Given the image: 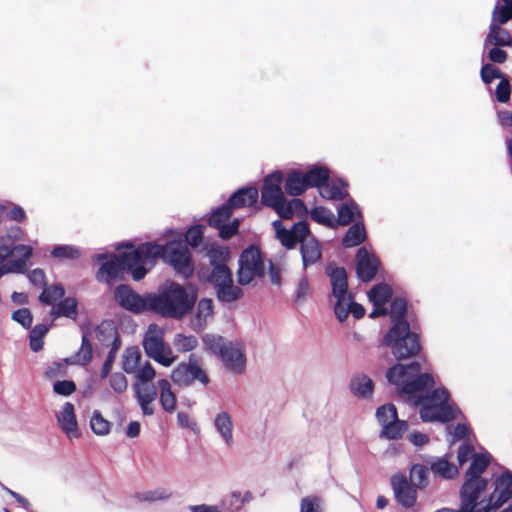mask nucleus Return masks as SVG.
<instances>
[{"label":"nucleus","mask_w":512,"mask_h":512,"mask_svg":"<svg viewBox=\"0 0 512 512\" xmlns=\"http://www.w3.org/2000/svg\"><path fill=\"white\" fill-rule=\"evenodd\" d=\"M366 240V230L363 224L355 223L346 232L342 244L345 248H351L362 244Z\"/></svg>","instance_id":"473e14b6"},{"label":"nucleus","mask_w":512,"mask_h":512,"mask_svg":"<svg viewBox=\"0 0 512 512\" xmlns=\"http://www.w3.org/2000/svg\"><path fill=\"white\" fill-rule=\"evenodd\" d=\"M143 348L150 358L165 367L175 361L171 348L164 343L163 331L156 324L149 325L143 339Z\"/></svg>","instance_id":"9d476101"},{"label":"nucleus","mask_w":512,"mask_h":512,"mask_svg":"<svg viewBox=\"0 0 512 512\" xmlns=\"http://www.w3.org/2000/svg\"><path fill=\"white\" fill-rule=\"evenodd\" d=\"M509 47L512 46V36L504 28L497 24H491L489 27V33L485 38V45Z\"/></svg>","instance_id":"a878e982"},{"label":"nucleus","mask_w":512,"mask_h":512,"mask_svg":"<svg viewBox=\"0 0 512 512\" xmlns=\"http://www.w3.org/2000/svg\"><path fill=\"white\" fill-rule=\"evenodd\" d=\"M204 347L207 351L211 352L212 354L219 356L223 352L224 348L228 344V342H225L224 338L222 336L217 335H211L206 334L202 338Z\"/></svg>","instance_id":"37998d69"},{"label":"nucleus","mask_w":512,"mask_h":512,"mask_svg":"<svg viewBox=\"0 0 512 512\" xmlns=\"http://www.w3.org/2000/svg\"><path fill=\"white\" fill-rule=\"evenodd\" d=\"M173 345L178 352L186 353L194 350L198 345V340L193 335H184L178 333L174 336Z\"/></svg>","instance_id":"c03bdc74"},{"label":"nucleus","mask_w":512,"mask_h":512,"mask_svg":"<svg viewBox=\"0 0 512 512\" xmlns=\"http://www.w3.org/2000/svg\"><path fill=\"white\" fill-rule=\"evenodd\" d=\"M350 388L354 395L366 398L372 395L374 383L365 374H360L351 380Z\"/></svg>","instance_id":"2f4dec72"},{"label":"nucleus","mask_w":512,"mask_h":512,"mask_svg":"<svg viewBox=\"0 0 512 512\" xmlns=\"http://www.w3.org/2000/svg\"><path fill=\"white\" fill-rule=\"evenodd\" d=\"M92 431L97 435H106L110 431L111 423L104 419L99 411H94L90 420Z\"/></svg>","instance_id":"8fccbe9b"},{"label":"nucleus","mask_w":512,"mask_h":512,"mask_svg":"<svg viewBox=\"0 0 512 512\" xmlns=\"http://www.w3.org/2000/svg\"><path fill=\"white\" fill-rule=\"evenodd\" d=\"M389 383L398 387L401 395H406L413 403L420 393L432 388L434 378L429 373H421V364L413 361L409 364H395L386 373Z\"/></svg>","instance_id":"7ed1b4c3"},{"label":"nucleus","mask_w":512,"mask_h":512,"mask_svg":"<svg viewBox=\"0 0 512 512\" xmlns=\"http://www.w3.org/2000/svg\"><path fill=\"white\" fill-rule=\"evenodd\" d=\"M58 424L61 430L69 438H78V423L75 415L74 405L70 402H66L57 416Z\"/></svg>","instance_id":"aec40b11"},{"label":"nucleus","mask_w":512,"mask_h":512,"mask_svg":"<svg viewBox=\"0 0 512 512\" xmlns=\"http://www.w3.org/2000/svg\"><path fill=\"white\" fill-rule=\"evenodd\" d=\"M322 499L315 495L303 497L300 501V512H324Z\"/></svg>","instance_id":"603ef678"},{"label":"nucleus","mask_w":512,"mask_h":512,"mask_svg":"<svg viewBox=\"0 0 512 512\" xmlns=\"http://www.w3.org/2000/svg\"><path fill=\"white\" fill-rule=\"evenodd\" d=\"M489 464L490 455L484 453L473 454L460 491L462 512H474L477 507V500L488 485V481L482 477V474Z\"/></svg>","instance_id":"20e7f679"},{"label":"nucleus","mask_w":512,"mask_h":512,"mask_svg":"<svg viewBox=\"0 0 512 512\" xmlns=\"http://www.w3.org/2000/svg\"><path fill=\"white\" fill-rule=\"evenodd\" d=\"M217 431L221 434L225 442L231 446L233 444L232 428L233 423L227 412H221L215 417L214 421Z\"/></svg>","instance_id":"f704fd0d"},{"label":"nucleus","mask_w":512,"mask_h":512,"mask_svg":"<svg viewBox=\"0 0 512 512\" xmlns=\"http://www.w3.org/2000/svg\"><path fill=\"white\" fill-rule=\"evenodd\" d=\"M416 489H425L429 484V468L422 464H414L409 471L408 480Z\"/></svg>","instance_id":"72a5a7b5"},{"label":"nucleus","mask_w":512,"mask_h":512,"mask_svg":"<svg viewBox=\"0 0 512 512\" xmlns=\"http://www.w3.org/2000/svg\"><path fill=\"white\" fill-rule=\"evenodd\" d=\"M141 360L142 354L138 347H127L122 356V369L127 374H135L139 382L148 383L154 379L156 372L149 362L141 367Z\"/></svg>","instance_id":"4468645a"},{"label":"nucleus","mask_w":512,"mask_h":512,"mask_svg":"<svg viewBox=\"0 0 512 512\" xmlns=\"http://www.w3.org/2000/svg\"><path fill=\"white\" fill-rule=\"evenodd\" d=\"M511 89L509 80L504 77L496 87V99L500 103H507L510 99Z\"/></svg>","instance_id":"0e129e2a"},{"label":"nucleus","mask_w":512,"mask_h":512,"mask_svg":"<svg viewBox=\"0 0 512 512\" xmlns=\"http://www.w3.org/2000/svg\"><path fill=\"white\" fill-rule=\"evenodd\" d=\"M109 385L115 393L122 394L128 388V381L123 373L115 372L109 377Z\"/></svg>","instance_id":"4d7b16f0"},{"label":"nucleus","mask_w":512,"mask_h":512,"mask_svg":"<svg viewBox=\"0 0 512 512\" xmlns=\"http://www.w3.org/2000/svg\"><path fill=\"white\" fill-rule=\"evenodd\" d=\"M273 225L276 230V236L284 247L287 249H294L296 245L300 243L292 230L284 228L280 220L274 221Z\"/></svg>","instance_id":"4c0bfd02"},{"label":"nucleus","mask_w":512,"mask_h":512,"mask_svg":"<svg viewBox=\"0 0 512 512\" xmlns=\"http://www.w3.org/2000/svg\"><path fill=\"white\" fill-rule=\"evenodd\" d=\"M160 390L159 401L164 411L173 413L177 408V397L171 389V384L167 379L158 381Z\"/></svg>","instance_id":"393cba45"},{"label":"nucleus","mask_w":512,"mask_h":512,"mask_svg":"<svg viewBox=\"0 0 512 512\" xmlns=\"http://www.w3.org/2000/svg\"><path fill=\"white\" fill-rule=\"evenodd\" d=\"M213 314V302L211 299L203 298L197 304L196 321L199 327L206 324L207 318Z\"/></svg>","instance_id":"49530a36"},{"label":"nucleus","mask_w":512,"mask_h":512,"mask_svg":"<svg viewBox=\"0 0 512 512\" xmlns=\"http://www.w3.org/2000/svg\"><path fill=\"white\" fill-rule=\"evenodd\" d=\"M395 498L405 508L414 506L417 499V489L403 474H397L391 478Z\"/></svg>","instance_id":"a211bd4d"},{"label":"nucleus","mask_w":512,"mask_h":512,"mask_svg":"<svg viewBox=\"0 0 512 512\" xmlns=\"http://www.w3.org/2000/svg\"><path fill=\"white\" fill-rule=\"evenodd\" d=\"M77 308V300L73 297H67L52 307L51 314L55 318L66 317L70 319H76L78 316Z\"/></svg>","instance_id":"c756f323"},{"label":"nucleus","mask_w":512,"mask_h":512,"mask_svg":"<svg viewBox=\"0 0 512 512\" xmlns=\"http://www.w3.org/2000/svg\"><path fill=\"white\" fill-rule=\"evenodd\" d=\"M49 328L45 324H37L34 326L29 335L30 348L34 352H39L43 348V338L48 333Z\"/></svg>","instance_id":"79ce46f5"},{"label":"nucleus","mask_w":512,"mask_h":512,"mask_svg":"<svg viewBox=\"0 0 512 512\" xmlns=\"http://www.w3.org/2000/svg\"><path fill=\"white\" fill-rule=\"evenodd\" d=\"M239 225H240L239 220L234 219L231 223L225 222L224 224L220 225V227H215V228L218 229L219 236L222 239L228 240L238 233Z\"/></svg>","instance_id":"bf43d9fd"},{"label":"nucleus","mask_w":512,"mask_h":512,"mask_svg":"<svg viewBox=\"0 0 512 512\" xmlns=\"http://www.w3.org/2000/svg\"><path fill=\"white\" fill-rule=\"evenodd\" d=\"M284 213H280L279 217L282 219H292L294 214H297L298 216L305 215L307 213V208L302 199L294 198L290 201L285 202L283 206Z\"/></svg>","instance_id":"58836bf2"},{"label":"nucleus","mask_w":512,"mask_h":512,"mask_svg":"<svg viewBox=\"0 0 512 512\" xmlns=\"http://www.w3.org/2000/svg\"><path fill=\"white\" fill-rule=\"evenodd\" d=\"M233 211L225 202L221 207L214 210L208 219L209 226L215 228L227 222L232 216Z\"/></svg>","instance_id":"a18cd8bd"},{"label":"nucleus","mask_w":512,"mask_h":512,"mask_svg":"<svg viewBox=\"0 0 512 512\" xmlns=\"http://www.w3.org/2000/svg\"><path fill=\"white\" fill-rule=\"evenodd\" d=\"M265 274V266L262 260L261 251L258 247L251 245L240 255L237 280L240 285H248L254 279L261 278Z\"/></svg>","instance_id":"1a4fd4ad"},{"label":"nucleus","mask_w":512,"mask_h":512,"mask_svg":"<svg viewBox=\"0 0 512 512\" xmlns=\"http://www.w3.org/2000/svg\"><path fill=\"white\" fill-rule=\"evenodd\" d=\"M12 319L22 325L23 328L29 329L32 325L33 317L28 308H21L12 313Z\"/></svg>","instance_id":"680f3d73"},{"label":"nucleus","mask_w":512,"mask_h":512,"mask_svg":"<svg viewBox=\"0 0 512 512\" xmlns=\"http://www.w3.org/2000/svg\"><path fill=\"white\" fill-rule=\"evenodd\" d=\"M304 181L308 188H319L321 190L323 184L329 180L330 171L326 167L316 166L306 172H303Z\"/></svg>","instance_id":"c85d7f7f"},{"label":"nucleus","mask_w":512,"mask_h":512,"mask_svg":"<svg viewBox=\"0 0 512 512\" xmlns=\"http://www.w3.org/2000/svg\"><path fill=\"white\" fill-rule=\"evenodd\" d=\"M51 255L55 258H67V259H75L78 258L80 255V252L78 249L69 246V245H61L55 247Z\"/></svg>","instance_id":"13d9d810"},{"label":"nucleus","mask_w":512,"mask_h":512,"mask_svg":"<svg viewBox=\"0 0 512 512\" xmlns=\"http://www.w3.org/2000/svg\"><path fill=\"white\" fill-rule=\"evenodd\" d=\"M225 367L233 372L241 373L245 367V355L243 351L228 342L220 355Z\"/></svg>","instance_id":"412c9836"},{"label":"nucleus","mask_w":512,"mask_h":512,"mask_svg":"<svg viewBox=\"0 0 512 512\" xmlns=\"http://www.w3.org/2000/svg\"><path fill=\"white\" fill-rule=\"evenodd\" d=\"M311 219L319 224L333 226V213L325 207L317 206L311 211Z\"/></svg>","instance_id":"864d4df0"},{"label":"nucleus","mask_w":512,"mask_h":512,"mask_svg":"<svg viewBox=\"0 0 512 512\" xmlns=\"http://www.w3.org/2000/svg\"><path fill=\"white\" fill-rule=\"evenodd\" d=\"M383 345L391 348L397 360L414 357L421 351L419 335L411 332L408 322L392 325L383 338Z\"/></svg>","instance_id":"423d86ee"},{"label":"nucleus","mask_w":512,"mask_h":512,"mask_svg":"<svg viewBox=\"0 0 512 512\" xmlns=\"http://www.w3.org/2000/svg\"><path fill=\"white\" fill-rule=\"evenodd\" d=\"M284 175L280 170H276L267 175L263 180L261 189V202L264 206L273 209L278 215L282 212L286 198L282 191Z\"/></svg>","instance_id":"f8f14e48"},{"label":"nucleus","mask_w":512,"mask_h":512,"mask_svg":"<svg viewBox=\"0 0 512 512\" xmlns=\"http://www.w3.org/2000/svg\"><path fill=\"white\" fill-rule=\"evenodd\" d=\"M259 192L255 187H245L234 192L226 201L233 211L243 207H250L257 203Z\"/></svg>","instance_id":"4be33fe9"},{"label":"nucleus","mask_w":512,"mask_h":512,"mask_svg":"<svg viewBox=\"0 0 512 512\" xmlns=\"http://www.w3.org/2000/svg\"><path fill=\"white\" fill-rule=\"evenodd\" d=\"M347 183L342 179H333L323 184L320 194L327 200H343L348 195L345 190Z\"/></svg>","instance_id":"b1692460"},{"label":"nucleus","mask_w":512,"mask_h":512,"mask_svg":"<svg viewBox=\"0 0 512 512\" xmlns=\"http://www.w3.org/2000/svg\"><path fill=\"white\" fill-rule=\"evenodd\" d=\"M380 267L378 257L361 247L356 254V274L365 283L371 282Z\"/></svg>","instance_id":"f3484780"},{"label":"nucleus","mask_w":512,"mask_h":512,"mask_svg":"<svg viewBox=\"0 0 512 512\" xmlns=\"http://www.w3.org/2000/svg\"><path fill=\"white\" fill-rule=\"evenodd\" d=\"M151 245L157 246L159 253L155 256H149L147 263L157 258H163L173 267L177 274L182 275L184 278H188L193 274L194 264L187 245L181 242H173L166 246L156 243H151Z\"/></svg>","instance_id":"0eeeda50"},{"label":"nucleus","mask_w":512,"mask_h":512,"mask_svg":"<svg viewBox=\"0 0 512 512\" xmlns=\"http://www.w3.org/2000/svg\"><path fill=\"white\" fill-rule=\"evenodd\" d=\"M208 282L214 285L221 302L231 303L243 296L242 289L233 284L232 272L227 265H215L208 276Z\"/></svg>","instance_id":"6e6552de"},{"label":"nucleus","mask_w":512,"mask_h":512,"mask_svg":"<svg viewBox=\"0 0 512 512\" xmlns=\"http://www.w3.org/2000/svg\"><path fill=\"white\" fill-rule=\"evenodd\" d=\"M107 330H109L110 335L113 337V341H112L110 351L108 352V355H107V357L102 365L101 371H100L101 379H106L109 376L112 366L115 362L117 353L121 347L120 336L117 334V331L109 323H101L96 328L98 340H101L100 335H102Z\"/></svg>","instance_id":"6ab92c4d"},{"label":"nucleus","mask_w":512,"mask_h":512,"mask_svg":"<svg viewBox=\"0 0 512 512\" xmlns=\"http://www.w3.org/2000/svg\"><path fill=\"white\" fill-rule=\"evenodd\" d=\"M357 210V205L354 202L341 205L338 209V224L341 226L349 225L354 220Z\"/></svg>","instance_id":"3c124183"},{"label":"nucleus","mask_w":512,"mask_h":512,"mask_svg":"<svg viewBox=\"0 0 512 512\" xmlns=\"http://www.w3.org/2000/svg\"><path fill=\"white\" fill-rule=\"evenodd\" d=\"M14 254V245L11 237L0 236V264Z\"/></svg>","instance_id":"69168bd1"},{"label":"nucleus","mask_w":512,"mask_h":512,"mask_svg":"<svg viewBox=\"0 0 512 512\" xmlns=\"http://www.w3.org/2000/svg\"><path fill=\"white\" fill-rule=\"evenodd\" d=\"M300 252L304 267L315 264L321 259V247L314 238L302 241Z\"/></svg>","instance_id":"bb28decb"},{"label":"nucleus","mask_w":512,"mask_h":512,"mask_svg":"<svg viewBox=\"0 0 512 512\" xmlns=\"http://www.w3.org/2000/svg\"><path fill=\"white\" fill-rule=\"evenodd\" d=\"M390 316L392 319V325L399 324L401 322H408L406 320L407 313V302L403 298H395L390 304Z\"/></svg>","instance_id":"ea45409f"},{"label":"nucleus","mask_w":512,"mask_h":512,"mask_svg":"<svg viewBox=\"0 0 512 512\" xmlns=\"http://www.w3.org/2000/svg\"><path fill=\"white\" fill-rule=\"evenodd\" d=\"M291 230L294 233L295 237L300 242V244H302V241L308 240L307 236L310 234V229L307 222H297L292 226Z\"/></svg>","instance_id":"774afa93"},{"label":"nucleus","mask_w":512,"mask_h":512,"mask_svg":"<svg viewBox=\"0 0 512 512\" xmlns=\"http://www.w3.org/2000/svg\"><path fill=\"white\" fill-rule=\"evenodd\" d=\"M114 297L117 303L128 311L134 313L150 311V294L143 297L127 284L118 285L115 288Z\"/></svg>","instance_id":"2eb2a0df"},{"label":"nucleus","mask_w":512,"mask_h":512,"mask_svg":"<svg viewBox=\"0 0 512 512\" xmlns=\"http://www.w3.org/2000/svg\"><path fill=\"white\" fill-rule=\"evenodd\" d=\"M208 256L212 267H215V265H226L230 257L228 249L224 247L211 248Z\"/></svg>","instance_id":"5fc2aeb1"},{"label":"nucleus","mask_w":512,"mask_h":512,"mask_svg":"<svg viewBox=\"0 0 512 512\" xmlns=\"http://www.w3.org/2000/svg\"><path fill=\"white\" fill-rule=\"evenodd\" d=\"M450 395L445 388H435L414 401L420 406V418L424 422H449L455 419V411L449 404Z\"/></svg>","instance_id":"39448f33"},{"label":"nucleus","mask_w":512,"mask_h":512,"mask_svg":"<svg viewBox=\"0 0 512 512\" xmlns=\"http://www.w3.org/2000/svg\"><path fill=\"white\" fill-rule=\"evenodd\" d=\"M304 180L302 171L292 170L289 172L284 183L287 194L294 197L301 195L305 190H307Z\"/></svg>","instance_id":"cd10ccee"},{"label":"nucleus","mask_w":512,"mask_h":512,"mask_svg":"<svg viewBox=\"0 0 512 512\" xmlns=\"http://www.w3.org/2000/svg\"><path fill=\"white\" fill-rule=\"evenodd\" d=\"M77 387L74 381L72 380H61L56 381L53 384V391L62 396H69L76 391Z\"/></svg>","instance_id":"e2e57ef3"},{"label":"nucleus","mask_w":512,"mask_h":512,"mask_svg":"<svg viewBox=\"0 0 512 512\" xmlns=\"http://www.w3.org/2000/svg\"><path fill=\"white\" fill-rule=\"evenodd\" d=\"M171 379L179 387H189L196 381L207 386L210 379L199 364L198 358L191 354L188 362L179 363L171 373Z\"/></svg>","instance_id":"9b49d317"},{"label":"nucleus","mask_w":512,"mask_h":512,"mask_svg":"<svg viewBox=\"0 0 512 512\" xmlns=\"http://www.w3.org/2000/svg\"><path fill=\"white\" fill-rule=\"evenodd\" d=\"M391 296V287L384 283L375 285L368 293V297L374 306L385 305L389 301Z\"/></svg>","instance_id":"e433bc0d"},{"label":"nucleus","mask_w":512,"mask_h":512,"mask_svg":"<svg viewBox=\"0 0 512 512\" xmlns=\"http://www.w3.org/2000/svg\"><path fill=\"white\" fill-rule=\"evenodd\" d=\"M2 268L4 269L5 273H24L26 270V263L24 262V259H14L10 260L9 262L2 264Z\"/></svg>","instance_id":"338daca9"},{"label":"nucleus","mask_w":512,"mask_h":512,"mask_svg":"<svg viewBox=\"0 0 512 512\" xmlns=\"http://www.w3.org/2000/svg\"><path fill=\"white\" fill-rule=\"evenodd\" d=\"M408 424L404 420H399L398 417L396 420L388 423V425H384L382 428L380 436L389 440H397L402 438L403 434L407 431Z\"/></svg>","instance_id":"c9c22d12"},{"label":"nucleus","mask_w":512,"mask_h":512,"mask_svg":"<svg viewBox=\"0 0 512 512\" xmlns=\"http://www.w3.org/2000/svg\"><path fill=\"white\" fill-rule=\"evenodd\" d=\"M186 242L191 247H197L200 245L203 239V229L201 225H195L189 228L185 234Z\"/></svg>","instance_id":"052dcab7"},{"label":"nucleus","mask_w":512,"mask_h":512,"mask_svg":"<svg viewBox=\"0 0 512 512\" xmlns=\"http://www.w3.org/2000/svg\"><path fill=\"white\" fill-rule=\"evenodd\" d=\"M480 76L485 84H490L494 79L497 78H500L501 80L502 78H504L501 70L490 63L482 65L480 70Z\"/></svg>","instance_id":"6e6d98bb"},{"label":"nucleus","mask_w":512,"mask_h":512,"mask_svg":"<svg viewBox=\"0 0 512 512\" xmlns=\"http://www.w3.org/2000/svg\"><path fill=\"white\" fill-rule=\"evenodd\" d=\"M512 498V473L510 471L503 472L495 480L494 492L487 500L477 501V507L474 512H490L498 509L504 503Z\"/></svg>","instance_id":"ddd939ff"},{"label":"nucleus","mask_w":512,"mask_h":512,"mask_svg":"<svg viewBox=\"0 0 512 512\" xmlns=\"http://www.w3.org/2000/svg\"><path fill=\"white\" fill-rule=\"evenodd\" d=\"M123 247L125 251L117 255L97 256L98 261L102 262L96 274L98 281L110 284L125 271L131 274L134 281H140L148 272L144 266L147 264V258L159 253V248L152 246L151 242L142 243L137 247L132 242H126L123 243Z\"/></svg>","instance_id":"f257e3e1"},{"label":"nucleus","mask_w":512,"mask_h":512,"mask_svg":"<svg viewBox=\"0 0 512 512\" xmlns=\"http://www.w3.org/2000/svg\"><path fill=\"white\" fill-rule=\"evenodd\" d=\"M65 294L64 287L62 284H53L52 286L44 288L42 293L39 296V300L41 303L45 305H53L54 303L61 299Z\"/></svg>","instance_id":"a19ab883"},{"label":"nucleus","mask_w":512,"mask_h":512,"mask_svg":"<svg viewBox=\"0 0 512 512\" xmlns=\"http://www.w3.org/2000/svg\"><path fill=\"white\" fill-rule=\"evenodd\" d=\"M431 471L444 479H453L458 475V469L456 466L449 462L447 456L436 458L430 463Z\"/></svg>","instance_id":"7c9ffc66"},{"label":"nucleus","mask_w":512,"mask_h":512,"mask_svg":"<svg viewBox=\"0 0 512 512\" xmlns=\"http://www.w3.org/2000/svg\"><path fill=\"white\" fill-rule=\"evenodd\" d=\"M196 300L197 293L192 286L185 288L179 283L168 282L157 294H150V311L179 320L192 311Z\"/></svg>","instance_id":"f03ea898"},{"label":"nucleus","mask_w":512,"mask_h":512,"mask_svg":"<svg viewBox=\"0 0 512 512\" xmlns=\"http://www.w3.org/2000/svg\"><path fill=\"white\" fill-rule=\"evenodd\" d=\"M326 274L330 278L332 295L336 298V302L351 300L352 295L348 293V276L345 268L331 262L326 267Z\"/></svg>","instance_id":"dca6fc26"},{"label":"nucleus","mask_w":512,"mask_h":512,"mask_svg":"<svg viewBox=\"0 0 512 512\" xmlns=\"http://www.w3.org/2000/svg\"><path fill=\"white\" fill-rule=\"evenodd\" d=\"M93 356V348L90 340L86 335H83L81 347L75 355V363L79 365L88 364Z\"/></svg>","instance_id":"09e8293b"},{"label":"nucleus","mask_w":512,"mask_h":512,"mask_svg":"<svg viewBox=\"0 0 512 512\" xmlns=\"http://www.w3.org/2000/svg\"><path fill=\"white\" fill-rule=\"evenodd\" d=\"M334 312L337 319L340 322H344L348 318L349 313H351L355 319H361L365 315V308L361 304L354 302L352 298L351 300L336 302Z\"/></svg>","instance_id":"5701e85b"},{"label":"nucleus","mask_w":512,"mask_h":512,"mask_svg":"<svg viewBox=\"0 0 512 512\" xmlns=\"http://www.w3.org/2000/svg\"><path fill=\"white\" fill-rule=\"evenodd\" d=\"M397 417V409L393 404L382 405L376 410V418L382 428H384V425H388L390 421L396 420Z\"/></svg>","instance_id":"de8ad7c7"}]
</instances>
